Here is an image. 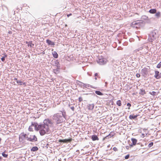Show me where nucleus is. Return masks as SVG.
Segmentation results:
<instances>
[{
	"mask_svg": "<svg viewBox=\"0 0 161 161\" xmlns=\"http://www.w3.org/2000/svg\"><path fill=\"white\" fill-rule=\"evenodd\" d=\"M43 124L38 125V128L40 129L39 131L41 136L44 135L47 133L49 132V126H51L53 124V122L49 119H45L43 122Z\"/></svg>",
	"mask_w": 161,
	"mask_h": 161,
	"instance_id": "nucleus-1",
	"label": "nucleus"
},
{
	"mask_svg": "<svg viewBox=\"0 0 161 161\" xmlns=\"http://www.w3.org/2000/svg\"><path fill=\"white\" fill-rule=\"evenodd\" d=\"M61 114L58 113L53 114L52 117L53 119L55 122L56 124H58L62 123L65 121L66 119V113L64 111H60Z\"/></svg>",
	"mask_w": 161,
	"mask_h": 161,
	"instance_id": "nucleus-2",
	"label": "nucleus"
},
{
	"mask_svg": "<svg viewBox=\"0 0 161 161\" xmlns=\"http://www.w3.org/2000/svg\"><path fill=\"white\" fill-rule=\"evenodd\" d=\"M157 32V30H154L150 32L148 38L149 42H152L156 39Z\"/></svg>",
	"mask_w": 161,
	"mask_h": 161,
	"instance_id": "nucleus-3",
	"label": "nucleus"
},
{
	"mask_svg": "<svg viewBox=\"0 0 161 161\" xmlns=\"http://www.w3.org/2000/svg\"><path fill=\"white\" fill-rule=\"evenodd\" d=\"M34 128L35 130L38 131L40 130V129L38 128V124L36 122H32L31 125L29 127L28 130L29 131H33V129Z\"/></svg>",
	"mask_w": 161,
	"mask_h": 161,
	"instance_id": "nucleus-4",
	"label": "nucleus"
},
{
	"mask_svg": "<svg viewBox=\"0 0 161 161\" xmlns=\"http://www.w3.org/2000/svg\"><path fill=\"white\" fill-rule=\"evenodd\" d=\"M37 138L35 135H31L29 134L28 137H27V141L31 142L37 141Z\"/></svg>",
	"mask_w": 161,
	"mask_h": 161,
	"instance_id": "nucleus-5",
	"label": "nucleus"
},
{
	"mask_svg": "<svg viewBox=\"0 0 161 161\" xmlns=\"http://www.w3.org/2000/svg\"><path fill=\"white\" fill-rule=\"evenodd\" d=\"M143 24V22H140L138 20L132 22L131 24V26L134 28L137 29L141 26H142Z\"/></svg>",
	"mask_w": 161,
	"mask_h": 161,
	"instance_id": "nucleus-6",
	"label": "nucleus"
},
{
	"mask_svg": "<svg viewBox=\"0 0 161 161\" xmlns=\"http://www.w3.org/2000/svg\"><path fill=\"white\" fill-rule=\"evenodd\" d=\"M97 62L100 65H103L106 63V59L102 57H99L97 61Z\"/></svg>",
	"mask_w": 161,
	"mask_h": 161,
	"instance_id": "nucleus-7",
	"label": "nucleus"
},
{
	"mask_svg": "<svg viewBox=\"0 0 161 161\" xmlns=\"http://www.w3.org/2000/svg\"><path fill=\"white\" fill-rule=\"evenodd\" d=\"M71 138L68 139H59V142L63 143H67L68 142H71Z\"/></svg>",
	"mask_w": 161,
	"mask_h": 161,
	"instance_id": "nucleus-8",
	"label": "nucleus"
},
{
	"mask_svg": "<svg viewBox=\"0 0 161 161\" xmlns=\"http://www.w3.org/2000/svg\"><path fill=\"white\" fill-rule=\"evenodd\" d=\"M29 133L25 134L24 133H21V138L22 139H25L27 140V137H28Z\"/></svg>",
	"mask_w": 161,
	"mask_h": 161,
	"instance_id": "nucleus-9",
	"label": "nucleus"
},
{
	"mask_svg": "<svg viewBox=\"0 0 161 161\" xmlns=\"http://www.w3.org/2000/svg\"><path fill=\"white\" fill-rule=\"evenodd\" d=\"M142 72L144 75H147L148 73L147 69L145 68L142 70Z\"/></svg>",
	"mask_w": 161,
	"mask_h": 161,
	"instance_id": "nucleus-10",
	"label": "nucleus"
},
{
	"mask_svg": "<svg viewBox=\"0 0 161 161\" xmlns=\"http://www.w3.org/2000/svg\"><path fill=\"white\" fill-rule=\"evenodd\" d=\"M54 65L57 67L58 68H60L59 63L58 60H55Z\"/></svg>",
	"mask_w": 161,
	"mask_h": 161,
	"instance_id": "nucleus-11",
	"label": "nucleus"
},
{
	"mask_svg": "<svg viewBox=\"0 0 161 161\" xmlns=\"http://www.w3.org/2000/svg\"><path fill=\"white\" fill-rule=\"evenodd\" d=\"M132 143V145H130V146L132 147L133 145H135L136 144L137 142V140L135 138H132L131 139Z\"/></svg>",
	"mask_w": 161,
	"mask_h": 161,
	"instance_id": "nucleus-12",
	"label": "nucleus"
},
{
	"mask_svg": "<svg viewBox=\"0 0 161 161\" xmlns=\"http://www.w3.org/2000/svg\"><path fill=\"white\" fill-rule=\"evenodd\" d=\"M84 86L86 88H88V87H91L92 88L95 89L96 87H93V86H91L87 84H83Z\"/></svg>",
	"mask_w": 161,
	"mask_h": 161,
	"instance_id": "nucleus-13",
	"label": "nucleus"
},
{
	"mask_svg": "<svg viewBox=\"0 0 161 161\" xmlns=\"http://www.w3.org/2000/svg\"><path fill=\"white\" fill-rule=\"evenodd\" d=\"M92 139L93 141L96 140H98L99 138L96 135H93L92 136Z\"/></svg>",
	"mask_w": 161,
	"mask_h": 161,
	"instance_id": "nucleus-14",
	"label": "nucleus"
},
{
	"mask_svg": "<svg viewBox=\"0 0 161 161\" xmlns=\"http://www.w3.org/2000/svg\"><path fill=\"white\" fill-rule=\"evenodd\" d=\"M157 10L156 9H151L149 11V12L151 14H155Z\"/></svg>",
	"mask_w": 161,
	"mask_h": 161,
	"instance_id": "nucleus-15",
	"label": "nucleus"
},
{
	"mask_svg": "<svg viewBox=\"0 0 161 161\" xmlns=\"http://www.w3.org/2000/svg\"><path fill=\"white\" fill-rule=\"evenodd\" d=\"M161 16V13L158 11L155 13V16L156 18L157 19H158Z\"/></svg>",
	"mask_w": 161,
	"mask_h": 161,
	"instance_id": "nucleus-16",
	"label": "nucleus"
},
{
	"mask_svg": "<svg viewBox=\"0 0 161 161\" xmlns=\"http://www.w3.org/2000/svg\"><path fill=\"white\" fill-rule=\"evenodd\" d=\"M94 108V105L93 104H89L88 105V108L90 110H92Z\"/></svg>",
	"mask_w": 161,
	"mask_h": 161,
	"instance_id": "nucleus-17",
	"label": "nucleus"
},
{
	"mask_svg": "<svg viewBox=\"0 0 161 161\" xmlns=\"http://www.w3.org/2000/svg\"><path fill=\"white\" fill-rule=\"evenodd\" d=\"M138 116V115H130L129 116V118L131 119H135Z\"/></svg>",
	"mask_w": 161,
	"mask_h": 161,
	"instance_id": "nucleus-18",
	"label": "nucleus"
},
{
	"mask_svg": "<svg viewBox=\"0 0 161 161\" xmlns=\"http://www.w3.org/2000/svg\"><path fill=\"white\" fill-rule=\"evenodd\" d=\"M52 54L53 57L56 58H57L58 57V55L56 51H54L52 53Z\"/></svg>",
	"mask_w": 161,
	"mask_h": 161,
	"instance_id": "nucleus-19",
	"label": "nucleus"
},
{
	"mask_svg": "<svg viewBox=\"0 0 161 161\" xmlns=\"http://www.w3.org/2000/svg\"><path fill=\"white\" fill-rule=\"evenodd\" d=\"M46 42L49 45H54V43L53 42L51 41L50 40L47 39L46 40Z\"/></svg>",
	"mask_w": 161,
	"mask_h": 161,
	"instance_id": "nucleus-20",
	"label": "nucleus"
},
{
	"mask_svg": "<svg viewBox=\"0 0 161 161\" xmlns=\"http://www.w3.org/2000/svg\"><path fill=\"white\" fill-rule=\"evenodd\" d=\"M38 150V148L37 147H34L31 149V151L32 152H35L37 151Z\"/></svg>",
	"mask_w": 161,
	"mask_h": 161,
	"instance_id": "nucleus-21",
	"label": "nucleus"
},
{
	"mask_svg": "<svg viewBox=\"0 0 161 161\" xmlns=\"http://www.w3.org/2000/svg\"><path fill=\"white\" fill-rule=\"evenodd\" d=\"M146 92L143 89H141L140 90L139 94L142 95H144L145 94Z\"/></svg>",
	"mask_w": 161,
	"mask_h": 161,
	"instance_id": "nucleus-22",
	"label": "nucleus"
},
{
	"mask_svg": "<svg viewBox=\"0 0 161 161\" xmlns=\"http://www.w3.org/2000/svg\"><path fill=\"white\" fill-rule=\"evenodd\" d=\"M60 68H58V67L56 69H53V72L54 73L56 74H58L59 73V69Z\"/></svg>",
	"mask_w": 161,
	"mask_h": 161,
	"instance_id": "nucleus-23",
	"label": "nucleus"
},
{
	"mask_svg": "<svg viewBox=\"0 0 161 161\" xmlns=\"http://www.w3.org/2000/svg\"><path fill=\"white\" fill-rule=\"evenodd\" d=\"M17 83L18 84H19L20 85H25L26 84V83L25 82H22L20 81V80H17Z\"/></svg>",
	"mask_w": 161,
	"mask_h": 161,
	"instance_id": "nucleus-24",
	"label": "nucleus"
},
{
	"mask_svg": "<svg viewBox=\"0 0 161 161\" xmlns=\"http://www.w3.org/2000/svg\"><path fill=\"white\" fill-rule=\"evenodd\" d=\"M95 93L99 95L102 96L103 95V94L102 92H101L99 91H95Z\"/></svg>",
	"mask_w": 161,
	"mask_h": 161,
	"instance_id": "nucleus-25",
	"label": "nucleus"
},
{
	"mask_svg": "<svg viewBox=\"0 0 161 161\" xmlns=\"http://www.w3.org/2000/svg\"><path fill=\"white\" fill-rule=\"evenodd\" d=\"M154 77L157 79H159L161 77V73L158 74L157 75L154 76Z\"/></svg>",
	"mask_w": 161,
	"mask_h": 161,
	"instance_id": "nucleus-26",
	"label": "nucleus"
},
{
	"mask_svg": "<svg viewBox=\"0 0 161 161\" xmlns=\"http://www.w3.org/2000/svg\"><path fill=\"white\" fill-rule=\"evenodd\" d=\"M111 64L115 68H116L117 67V65L116 64H114V60H113L111 61Z\"/></svg>",
	"mask_w": 161,
	"mask_h": 161,
	"instance_id": "nucleus-27",
	"label": "nucleus"
},
{
	"mask_svg": "<svg viewBox=\"0 0 161 161\" xmlns=\"http://www.w3.org/2000/svg\"><path fill=\"white\" fill-rule=\"evenodd\" d=\"M116 104L118 106H120L121 105V101L120 100L117 101L116 103Z\"/></svg>",
	"mask_w": 161,
	"mask_h": 161,
	"instance_id": "nucleus-28",
	"label": "nucleus"
},
{
	"mask_svg": "<svg viewBox=\"0 0 161 161\" xmlns=\"http://www.w3.org/2000/svg\"><path fill=\"white\" fill-rule=\"evenodd\" d=\"M4 56L2 57L1 58L2 61L3 62L5 60V58L7 57V55L6 54L4 55Z\"/></svg>",
	"mask_w": 161,
	"mask_h": 161,
	"instance_id": "nucleus-29",
	"label": "nucleus"
},
{
	"mask_svg": "<svg viewBox=\"0 0 161 161\" xmlns=\"http://www.w3.org/2000/svg\"><path fill=\"white\" fill-rule=\"evenodd\" d=\"M28 43V47L30 46L31 47H33V46H34V44H32L31 43V41H30Z\"/></svg>",
	"mask_w": 161,
	"mask_h": 161,
	"instance_id": "nucleus-30",
	"label": "nucleus"
},
{
	"mask_svg": "<svg viewBox=\"0 0 161 161\" xmlns=\"http://www.w3.org/2000/svg\"><path fill=\"white\" fill-rule=\"evenodd\" d=\"M2 155L3 157L5 158H7L8 156V154H5V152H3L2 153Z\"/></svg>",
	"mask_w": 161,
	"mask_h": 161,
	"instance_id": "nucleus-31",
	"label": "nucleus"
},
{
	"mask_svg": "<svg viewBox=\"0 0 161 161\" xmlns=\"http://www.w3.org/2000/svg\"><path fill=\"white\" fill-rule=\"evenodd\" d=\"M149 94H150L153 95H155L156 94V92H155L153 91V92H149Z\"/></svg>",
	"mask_w": 161,
	"mask_h": 161,
	"instance_id": "nucleus-32",
	"label": "nucleus"
},
{
	"mask_svg": "<svg viewBox=\"0 0 161 161\" xmlns=\"http://www.w3.org/2000/svg\"><path fill=\"white\" fill-rule=\"evenodd\" d=\"M142 19H145V20H147L148 19V17L146 15H144L142 16Z\"/></svg>",
	"mask_w": 161,
	"mask_h": 161,
	"instance_id": "nucleus-33",
	"label": "nucleus"
},
{
	"mask_svg": "<svg viewBox=\"0 0 161 161\" xmlns=\"http://www.w3.org/2000/svg\"><path fill=\"white\" fill-rule=\"evenodd\" d=\"M153 144V142H151L149 143L148 144V146L149 147H150L152 146Z\"/></svg>",
	"mask_w": 161,
	"mask_h": 161,
	"instance_id": "nucleus-34",
	"label": "nucleus"
},
{
	"mask_svg": "<svg viewBox=\"0 0 161 161\" xmlns=\"http://www.w3.org/2000/svg\"><path fill=\"white\" fill-rule=\"evenodd\" d=\"M157 68H159L161 67V62H160L157 65Z\"/></svg>",
	"mask_w": 161,
	"mask_h": 161,
	"instance_id": "nucleus-35",
	"label": "nucleus"
},
{
	"mask_svg": "<svg viewBox=\"0 0 161 161\" xmlns=\"http://www.w3.org/2000/svg\"><path fill=\"white\" fill-rule=\"evenodd\" d=\"M111 137V135H109L106 137H105V138H104V139H108L109 138H110Z\"/></svg>",
	"mask_w": 161,
	"mask_h": 161,
	"instance_id": "nucleus-36",
	"label": "nucleus"
},
{
	"mask_svg": "<svg viewBox=\"0 0 161 161\" xmlns=\"http://www.w3.org/2000/svg\"><path fill=\"white\" fill-rule=\"evenodd\" d=\"M155 74L154 75V76L157 75L159 73V72L157 70L155 71Z\"/></svg>",
	"mask_w": 161,
	"mask_h": 161,
	"instance_id": "nucleus-37",
	"label": "nucleus"
},
{
	"mask_svg": "<svg viewBox=\"0 0 161 161\" xmlns=\"http://www.w3.org/2000/svg\"><path fill=\"white\" fill-rule=\"evenodd\" d=\"M129 157H130V155L128 154L125 156V159H128L129 158Z\"/></svg>",
	"mask_w": 161,
	"mask_h": 161,
	"instance_id": "nucleus-38",
	"label": "nucleus"
},
{
	"mask_svg": "<svg viewBox=\"0 0 161 161\" xmlns=\"http://www.w3.org/2000/svg\"><path fill=\"white\" fill-rule=\"evenodd\" d=\"M82 97H80L79 98V102H81V101H82Z\"/></svg>",
	"mask_w": 161,
	"mask_h": 161,
	"instance_id": "nucleus-39",
	"label": "nucleus"
},
{
	"mask_svg": "<svg viewBox=\"0 0 161 161\" xmlns=\"http://www.w3.org/2000/svg\"><path fill=\"white\" fill-rule=\"evenodd\" d=\"M127 106L129 107L128 109H130V107L131 106V104L130 103H127Z\"/></svg>",
	"mask_w": 161,
	"mask_h": 161,
	"instance_id": "nucleus-40",
	"label": "nucleus"
},
{
	"mask_svg": "<svg viewBox=\"0 0 161 161\" xmlns=\"http://www.w3.org/2000/svg\"><path fill=\"white\" fill-rule=\"evenodd\" d=\"M113 149L115 151H118V149L116 147H114L113 148Z\"/></svg>",
	"mask_w": 161,
	"mask_h": 161,
	"instance_id": "nucleus-41",
	"label": "nucleus"
},
{
	"mask_svg": "<svg viewBox=\"0 0 161 161\" xmlns=\"http://www.w3.org/2000/svg\"><path fill=\"white\" fill-rule=\"evenodd\" d=\"M94 76H95V77L97 76L98 78L99 77V75H98V74L97 73H96L95 74Z\"/></svg>",
	"mask_w": 161,
	"mask_h": 161,
	"instance_id": "nucleus-42",
	"label": "nucleus"
},
{
	"mask_svg": "<svg viewBox=\"0 0 161 161\" xmlns=\"http://www.w3.org/2000/svg\"><path fill=\"white\" fill-rule=\"evenodd\" d=\"M136 76L137 78H139L140 77V75L139 74H136Z\"/></svg>",
	"mask_w": 161,
	"mask_h": 161,
	"instance_id": "nucleus-43",
	"label": "nucleus"
},
{
	"mask_svg": "<svg viewBox=\"0 0 161 161\" xmlns=\"http://www.w3.org/2000/svg\"><path fill=\"white\" fill-rule=\"evenodd\" d=\"M70 108L72 111H74V109H75V108H74V107L72 106V107H70Z\"/></svg>",
	"mask_w": 161,
	"mask_h": 161,
	"instance_id": "nucleus-44",
	"label": "nucleus"
},
{
	"mask_svg": "<svg viewBox=\"0 0 161 161\" xmlns=\"http://www.w3.org/2000/svg\"><path fill=\"white\" fill-rule=\"evenodd\" d=\"M71 15H72V14H68V15H67V16H68V17H69V16H70Z\"/></svg>",
	"mask_w": 161,
	"mask_h": 161,
	"instance_id": "nucleus-45",
	"label": "nucleus"
},
{
	"mask_svg": "<svg viewBox=\"0 0 161 161\" xmlns=\"http://www.w3.org/2000/svg\"><path fill=\"white\" fill-rule=\"evenodd\" d=\"M8 33L9 34H11L12 33V31H9L8 32Z\"/></svg>",
	"mask_w": 161,
	"mask_h": 161,
	"instance_id": "nucleus-46",
	"label": "nucleus"
},
{
	"mask_svg": "<svg viewBox=\"0 0 161 161\" xmlns=\"http://www.w3.org/2000/svg\"><path fill=\"white\" fill-rule=\"evenodd\" d=\"M14 80H16V81H17V80H17V78H14Z\"/></svg>",
	"mask_w": 161,
	"mask_h": 161,
	"instance_id": "nucleus-47",
	"label": "nucleus"
},
{
	"mask_svg": "<svg viewBox=\"0 0 161 161\" xmlns=\"http://www.w3.org/2000/svg\"><path fill=\"white\" fill-rule=\"evenodd\" d=\"M107 83H107V82H105V84L106 85H107Z\"/></svg>",
	"mask_w": 161,
	"mask_h": 161,
	"instance_id": "nucleus-48",
	"label": "nucleus"
},
{
	"mask_svg": "<svg viewBox=\"0 0 161 161\" xmlns=\"http://www.w3.org/2000/svg\"><path fill=\"white\" fill-rule=\"evenodd\" d=\"M95 80H97V78L96 77H95Z\"/></svg>",
	"mask_w": 161,
	"mask_h": 161,
	"instance_id": "nucleus-49",
	"label": "nucleus"
},
{
	"mask_svg": "<svg viewBox=\"0 0 161 161\" xmlns=\"http://www.w3.org/2000/svg\"><path fill=\"white\" fill-rule=\"evenodd\" d=\"M142 135L143 136H144V134H142Z\"/></svg>",
	"mask_w": 161,
	"mask_h": 161,
	"instance_id": "nucleus-50",
	"label": "nucleus"
},
{
	"mask_svg": "<svg viewBox=\"0 0 161 161\" xmlns=\"http://www.w3.org/2000/svg\"><path fill=\"white\" fill-rule=\"evenodd\" d=\"M19 140H20V137H19Z\"/></svg>",
	"mask_w": 161,
	"mask_h": 161,
	"instance_id": "nucleus-51",
	"label": "nucleus"
}]
</instances>
